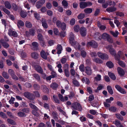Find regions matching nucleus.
I'll use <instances>...</instances> for the list:
<instances>
[{
    "instance_id": "f257e3e1",
    "label": "nucleus",
    "mask_w": 127,
    "mask_h": 127,
    "mask_svg": "<svg viewBox=\"0 0 127 127\" xmlns=\"http://www.w3.org/2000/svg\"><path fill=\"white\" fill-rule=\"evenodd\" d=\"M69 38L70 43L71 45L73 46L76 49H80V47L79 43L74 41V36L72 32L70 33Z\"/></svg>"
},
{
    "instance_id": "f03ea898",
    "label": "nucleus",
    "mask_w": 127,
    "mask_h": 127,
    "mask_svg": "<svg viewBox=\"0 0 127 127\" xmlns=\"http://www.w3.org/2000/svg\"><path fill=\"white\" fill-rule=\"evenodd\" d=\"M100 35L101 34L100 33H97L94 35V36L95 38H98L99 39H101V38L107 39L108 41L110 43H112L113 40L110 37L109 35L107 33H103L101 37L100 36Z\"/></svg>"
},
{
    "instance_id": "7ed1b4c3",
    "label": "nucleus",
    "mask_w": 127,
    "mask_h": 127,
    "mask_svg": "<svg viewBox=\"0 0 127 127\" xmlns=\"http://www.w3.org/2000/svg\"><path fill=\"white\" fill-rule=\"evenodd\" d=\"M71 107L75 110L81 111L82 110L81 106L80 104L77 102H75L72 104Z\"/></svg>"
},
{
    "instance_id": "20e7f679",
    "label": "nucleus",
    "mask_w": 127,
    "mask_h": 127,
    "mask_svg": "<svg viewBox=\"0 0 127 127\" xmlns=\"http://www.w3.org/2000/svg\"><path fill=\"white\" fill-rule=\"evenodd\" d=\"M97 55L98 56L102 59L107 60L109 58L107 54L105 53H102L101 52H98Z\"/></svg>"
},
{
    "instance_id": "39448f33",
    "label": "nucleus",
    "mask_w": 127,
    "mask_h": 127,
    "mask_svg": "<svg viewBox=\"0 0 127 127\" xmlns=\"http://www.w3.org/2000/svg\"><path fill=\"white\" fill-rule=\"evenodd\" d=\"M112 47L111 45H108L106 46V48L109 49V52L110 54L115 57L116 55V51L113 48H112Z\"/></svg>"
},
{
    "instance_id": "423d86ee",
    "label": "nucleus",
    "mask_w": 127,
    "mask_h": 127,
    "mask_svg": "<svg viewBox=\"0 0 127 127\" xmlns=\"http://www.w3.org/2000/svg\"><path fill=\"white\" fill-rule=\"evenodd\" d=\"M120 57L123 60L125 59V58L123 56V53L121 51H119L118 52L117 55L115 56V59L116 60H120Z\"/></svg>"
},
{
    "instance_id": "0eeeda50",
    "label": "nucleus",
    "mask_w": 127,
    "mask_h": 127,
    "mask_svg": "<svg viewBox=\"0 0 127 127\" xmlns=\"http://www.w3.org/2000/svg\"><path fill=\"white\" fill-rule=\"evenodd\" d=\"M88 46H91L94 48H96L98 46L97 43L94 41L88 42L87 44Z\"/></svg>"
},
{
    "instance_id": "6e6552de",
    "label": "nucleus",
    "mask_w": 127,
    "mask_h": 127,
    "mask_svg": "<svg viewBox=\"0 0 127 127\" xmlns=\"http://www.w3.org/2000/svg\"><path fill=\"white\" fill-rule=\"evenodd\" d=\"M49 55L48 52H45L44 51L42 50L40 52V55L41 57L44 59H47V56Z\"/></svg>"
},
{
    "instance_id": "1a4fd4ad",
    "label": "nucleus",
    "mask_w": 127,
    "mask_h": 127,
    "mask_svg": "<svg viewBox=\"0 0 127 127\" xmlns=\"http://www.w3.org/2000/svg\"><path fill=\"white\" fill-rule=\"evenodd\" d=\"M34 68L38 72L42 74L43 70L42 68L39 65H36L34 66Z\"/></svg>"
},
{
    "instance_id": "9d476101",
    "label": "nucleus",
    "mask_w": 127,
    "mask_h": 127,
    "mask_svg": "<svg viewBox=\"0 0 127 127\" xmlns=\"http://www.w3.org/2000/svg\"><path fill=\"white\" fill-rule=\"evenodd\" d=\"M80 33L82 36H85L86 34V29L84 27H82L80 28Z\"/></svg>"
},
{
    "instance_id": "9b49d317",
    "label": "nucleus",
    "mask_w": 127,
    "mask_h": 127,
    "mask_svg": "<svg viewBox=\"0 0 127 127\" xmlns=\"http://www.w3.org/2000/svg\"><path fill=\"white\" fill-rule=\"evenodd\" d=\"M0 42L4 48H6L9 47V44L5 42L3 39H0Z\"/></svg>"
},
{
    "instance_id": "f8f14e48",
    "label": "nucleus",
    "mask_w": 127,
    "mask_h": 127,
    "mask_svg": "<svg viewBox=\"0 0 127 127\" xmlns=\"http://www.w3.org/2000/svg\"><path fill=\"white\" fill-rule=\"evenodd\" d=\"M117 70L118 73L120 76H123L125 74V72L124 70L120 67H118L117 69Z\"/></svg>"
},
{
    "instance_id": "ddd939ff",
    "label": "nucleus",
    "mask_w": 127,
    "mask_h": 127,
    "mask_svg": "<svg viewBox=\"0 0 127 127\" xmlns=\"http://www.w3.org/2000/svg\"><path fill=\"white\" fill-rule=\"evenodd\" d=\"M9 35L10 36H13L14 37H16L18 36V34L16 32L13 31L11 30H9L8 32Z\"/></svg>"
},
{
    "instance_id": "4468645a",
    "label": "nucleus",
    "mask_w": 127,
    "mask_h": 127,
    "mask_svg": "<svg viewBox=\"0 0 127 127\" xmlns=\"http://www.w3.org/2000/svg\"><path fill=\"white\" fill-rule=\"evenodd\" d=\"M92 71L91 68L87 66L85 68V72L88 75H91L92 73Z\"/></svg>"
},
{
    "instance_id": "2eb2a0df",
    "label": "nucleus",
    "mask_w": 127,
    "mask_h": 127,
    "mask_svg": "<svg viewBox=\"0 0 127 127\" xmlns=\"http://www.w3.org/2000/svg\"><path fill=\"white\" fill-rule=\"evenodd\" d=\"M56 50L57 51V53L58 54H60L63 50V48L62 45L60 44L58 45L56 48Z\"/></svg>"
},
{
    "instance_id": "dca6fc26",
    "label": "nucleus",
    "mask_w": 127,
    "mask_h": 127,
    "mask_svg": "<svg viewBox=\"0 0 127 127\" xmlns=\"http://www.w3.org/2000/svg\"><path fill=\"white\" fill-rule=\"evenodd\" d=\"M56 64H57V67L58 68V72L60 73L62 72H63V70L62 68V66L60 62H58L56 63Z\"/></svg>"
},
{
    "instance_id": "f3484780",
    "label": "nucleus",
    "mask_w": 127,
    "mask_h": 127,
    "mask_svg": "<svg viewBox=\"0 0 127 127\" xmlns=\"http://www.w3.org/2000/svg\"><path fill=\"white\" fill-rule=\"evenodd\" d=\"M42 25L45 28H47L48 27L47 24L46 23V20L44 19H42Z\"/></svg>"
},
{
    "instance_id": "a211bd4d",
    "label": "nucleus",
    "mask_w": 127,
    "mask_h": 127,
    "mask_svg": "<svg viewBox=\"0 0 127 127\" xmlns=\"http://www.w3.org/2000/svg\"><path fill=\"white\" fill-rule=\"evenodd\" d=\"M107 89L108 93L112 95L113 94V91L111 86L109 85L107 86Z\"/></svg>"
},
{
    "instance_id": "6ab92c4d",
    "label": "nucleus",
    "mask_w": 127,
    "mask_h": 127,
    "mask_svg": "<svg viewBox=\"0 0 127 127\" xmlns=\"http://www.w3.org/2000/svg\"><path fill=\"white\" fill-rule=\"evenodd\" d=\"M80 6L81 8H84L87 6V2H82L80 3Z\"/></svg>"
},
{
    "instance_id": "aec40b11",
    "label": "nucleus",
    "mask_w": 127,
    "mask_h": 127,
    "mask_svg": "<svg viewBox=\"0 0 127 127\" xmlns=\"http://www.w3.org/2000/svg\"><path fill=\"white\" fill-rule=\"evenodd\" d=\"M94 62L97 63L101 64L103 63L102 61L98 58H95L93 59Z\"/></svg>"
},
{
    "instance_id": "412c9836",
    "label": "nucleus",
    "mask_w": 127,
    "mask_h": 127,
    "mask_svg": "<svg viewBox=\"0 0 127 127\" xmlns=\"http://www.w3.org/2000/svg\"><path fill=\"white\" fill-rule=\"evenodd\" d=\"M4 5L5 7L8 9H10L11 8V5L10 3L8 1L5 2Z\"/></svg>"
},
{
    "instance_id": "4be33fe9",
    "label": "nucleus",
    "mask_w": 127,
    "mask_h": 127,
    "mask_svg": "<svg viewBox=\"0 0 127 127\" xmlns=\"http://www.w3.org/2000/svg\"><path fill=\"white\" fill-rule=\"evenodd\" d=\"M108 74L110 78L113 80H115L116 79V77L115 75L111 72H109Z\"/></svg>"
},
{
    "instance_id": "5701e85b",
    "label": "nucleus",
    "mask_w": 127,
    "mask_h": 127,
    "mask_svg": "<svg viewBox=\"0 0 127 127\" xmlns=\"http://www.w3.org/2000/svg\"><path fill=\"white\" fill-rule=\"evenodd\" d=\"M116 10V8L115 7H109L106 9V11L109 12L115 11Z\"/></svg>"
},
{
    "instance_id": "b1692460",
    "label": "nucleus",
    "mask_w": 127,
    "mask_h": 127,
    "mask_svg": "<svg viewBox=\"0 0 127 127\" xmlns=\"http://www.w3.org/2000/svg\"><path fill=\"white\" fill-rule=\"evenodd\" d=\"M97 25L98 27L101 30H104L106 28V27L105 26L101 25L100 22H98Z\"/></svg>"
},
{
    "instance_id": "393cba45",
    "label": "nucleus",
    "mask_w": 127,
    "mask_h": 127,
    "mask_svg": "<svg viewBox=\"0 0 127 127\" xmlns=\"http://www.w3.org/2000/svg\"><path fill=\"white\" fill-rule=\"evenodd\" d=\"M38 53L36 52H33L31 54V57L35 59H36L38 57Z\"/></svg>"
},
{
    "instance_id": "a878e982",
    "label": "nucleus",
    "mask_w": 127,
    "mask_h": 127,
    "mask_svg": "<svg viewBox=\"0 0 127 127\" xmlns=\"http://www.w3.org/2000/svg\"><path fill=\"white\" fill-rule=\"evenodd\" d=\"M81 80L83 83H85L87 84H89L90 83L89 79L86 77H83Z\"/></svg>"
},
{
    "instance_id": "bb28decb",
    "label": "nucleus",
    "mask_w": 127,
    "mask_h": 127,
    "mask_svg": "<svg viewBox=\"0 0 127 127\" xmlns=\"http://www.w3.org/2000/svg\"><path fill=\"white\" fill-rule=\"evenodd\" d=\"M29 105L30 107L32 109H33L36 111H37L38 110V108L34 105L32 104V103H30Z\"/></svg>"
},
{
    "instance_id": "cd10ccee",
    "label": "nucleus",
    "mask_w": 127,
    "mask_h": 127,
    "mask_svg": "<svg viewBox=\"0 0 127 127\" xmlns=\"http://www.w3.org/2000/svg\"><path fill=\"white\" fill-rule=\"evenodd\" d=\"M53 116V117L54 119L56 121L58 119V115L56 112H53L52 113Z\"/></svg>"
},
{
    "instance_id": "c85d7f7f",
    "label": "nucleus",
    "mask_w": 127,
    "mask_h": 127,
    "mask_svg": "<svg viewBox=\"0 0 127 127\" xmlns=\"http://www.w3.org/2000/svg\"><path fill=\"white\" fill-rule=\"evenodd\" d=\"M106 65L108 67L110 68L113 67L114 66L113 64L111 61H109L107 62Z\"/></svg>"
},
{
    "instance_id": "c756f323",
    "label": "nucleus",
    "mask_w": 127,
    "mask_h": 127,
    "mask_svg": "<svg viewBox=\"0 0 127 127\" xmlns=\"http://www.w3.org/2000/svg\"><path fill=\"white\" fill-rule=\"evenodd\" d=\"M118 61V63L122 67H125L126 66V65L124 63L123 61H120V60H117Z\"/></svg>"
},
{
    "instance_id": "7c9ffc66",
    "label": "nucleus",
    "mask_w": 127,
    "mask_h": 127,
    "mask_svg": "<svg viewBox=\"0 0 127 127\" xmlns=\"http://www.w3.org/2000/svg\"><path fill=\"white\" fill-rule=\"evenodd\" d=\"M24 25V23L21 20H18L17 22V26L18 27H20L21 26L23 27Z\"/></svg>"
},
{
    "instance_id": "2f4dec72",
    "label": "nucleus",
    "mask_w": 127,
    "mask_h": 127,
    "mask_svg": "<svg viewBox=\"0 0 127 127\" xmlns=\"http://www.w3.org/2000/svg\"><path fill=\"white\" fill-rule=\"evenodd\" d=\"M92 9L90 8H87L84 10V12L87 13H90L92 11Z\"/></svg>"
},
{
    "instance_id": "473e14b6",
    "label": "nucleus",
    "mask_w": 127,
    "mask_h": 127,
    "mask_svg": "<svg viewBox=\"0 0 127 127\" xmlns=\"http://www.w3.org/2000/svg\"><path fill=\"white\" fill-rule=\"evenodd\" d=\"M7 121L8 123L12 125H14L16 124V123L15 121L13 120L10 119H8L7 120Z\"/></svg>"
},
{
    "instance_id": "72a5a7b5",
    "label": "nucleus",
    "mask_w": 127,
    "mask_h": 127,
    "mask_svg": "<svg viewBox=\"0 0 127 127\" xmlns=\"http://www.w3.org/2000/svg\"><path fill=\"white\" fill-rule=\"evenodd\" d=\"M42 90L43 92L45 93H48L49 92V90L48 88L45 85L42 86Z\"/></svg>"
},
{
    "instance_id": "f704fd0d",
    "label": "nucleus",
    "mask_w": 127,
    "mask_h": 127,
    "mask_svg": "<svg viewBox=\"0 0 127 127\" xmlns=\"http://www.w3.org/2000/svg\"><path fill=\"white\" fill-rule=\"evenodd\" d=\"M72 83L74 85L76 86H79L80 85V84L75 79L73 80Z\"/></svg>"
},
{
    "instance_id": "c9c22d12",
    "label": "nucleus",
    "mask_w": 127,
    "mask_h": 127,
    "mask_svg": "<svg viewBox=\"0 0 127 127\" xmlns=\"http://www.w3.org/2000/svg\"><path fill=\"white\" fill-rule=\"evenodd\" d=\"M2 10L8 15H9L10 13V11L4 7H3Z\"/></svg>"
},
{
    "instance_id": "e433bc0d",
    "label": "nucleus",
    "mask_w": 127,
    "mask_h": 127,
    "mask_svg": "<svg viewBox=\"0 0 127 127\" xmlns=\"http://www.w3.org/2000/svg\"><path fill=\"white\" fill-rule=\"evenodd\" d=\"M110 32L115 37H117L119 34V32L118 31H116L115 32H114L112 31H110Z\"/></svg>"
},
{
    "instance_id": "4c0bfd02",
    "label": "nucleus",
    "mask_w": 127,
    "mask_h": 127,
    "mask_svg": "<svg viewBox=\"0 0 127 127\" xmlns=\"http://www.w3.org/2000/svg\"><path fill=\"white\" fill-rule=\"evenodd\" d=\"M25 24L26 26L29 28H31L32 26V25L31 23L28 21L26 22Z\"/></svg>"
},
{
    "instance_id": "58836bf2",
    "label": "nucleus",
    "mask_w": 127,
    "mask_h": 127,
    "mask_svg": "<svg viewBox=\"0 0 127 127\" xmlns=\"http://www.w3.org/2000/svg\"><path fill=\"white\" fill-rule=\"evenodd\" d=\"M113 123L115 124L117 127H119L121 124L120 121L118 120H116L113 122Z\"/></svg>"
},
{
    "instance_id": "ea45409f",
    "label": "nucleus",
    "mask_w": 127,
    "mask_h": 127,
    "mask_svg": "<svg viewBox=\"0 0 127 127\" xmlns=\"http://www.w3.org/2000/svg\"><path fill=\"white\" fill-rule=\"evenodd\" d=\"M74 29L75 32H78L80 29L79 26L77 25H75L74 27Z\"/></svg>"
},
{
    "instance_id": "a19ab883",
    "label": "nucleus",
    "mask_w": 127,
    "mask_h": 127,
    "mask_svg": "<svg viewBox=\"0 0 127 127\" xmlns=\"http://www.w3.org/2000/svg\"><path fill=\"white\" fill-rule=\"evenodd\" d=\"M101 80V76L99 74H97L95 78V80L96 81H98Z\"/></svg>"
},
{
    "instance_id": "79ce46f5",
    "label": "nucleus",
    "mask_w": 127,
    "mask_h": 127,
    "mask_svg": "<svg viewBox=\"0 0 127 127\" xmlns=\"http://www.w3.org/2000/svg\"><path fill=\"white\" fill-rule=\"evenodd\" d=\"M2 75L3 77L5 78L8 79L9 77V75L5 71L3 72Z\"/></svg>"
},
{
    "instance_id": "37998d69",
    "label": "nucleus",
    "mask_w": 127,
    "mask_h": 127,
    "mask_svg": "<svg viewBox=\"0 0 127 127\" xmlns=\"http://www.w3.org/2000/svg\"><path fill=\"white\" fill-rule=\"evenodd\" d=\"M109 110L110 111L113 112H115L116 111L117 108L115 106H112L109 108Z\"/></svg>"
},
{
    "instance_id": "c03bdc74",
    "label": "nucleus",
    "mask_w": 127,
    "mask_h": 127,
    "mask_svg": "<svg viewBox=\"0 0 127 127\" xmlns=\"http://www.w3.org/2000/svg\"><path fill=\"white\" fill-rule=\"evenodd\" d=\"M32 75L34 77L36 80L38 81H39L40 79V76L38 75L37 74H32Z\"/></svg>"
},
{
    "instance_id": "a18cd8bd",
    "label": "nucleus",
    "mask_w": 127,
    "mask_h": 127,
    "mask_svg": "<svg viewBox=\"0 0 127 127\" xmlns=\"http://www.w3.org/2000/svg\"><path fill=\"white\" fill-rule=\"evenodd\" d=\"M18 115L20 117H23L25 116L26 115L23 112H19L18 113Z\"/></svg>"
},
{
    "instance_id": "49530a36",
    "label": "nucleus",
    "mask_w": 127,
    "mask_h": 127,
    "mask_svg": "<svg viewBox=\"0 0 127 127\" xmlns=\"http://www.w3.org/2000/svg\"><path fill=\"white\" fill-rule=\"evenodd\" d=\"M64 73L66 77H68L70 75V73L68 69H64Z\"/></svg>"
},
{
    "instance_id": "de8ad7c7",
    "label": "nucleus",
    "mask_w": 127,
    "mask_h": 127,
    "mask_svg": "<svg viewBox=\"0 0 127 127\" xmlns=\"http://www.w3.org/2000/svg\"><path fill=\"white\" fill-rule=\"evenodd\" d=\"M60 27L63 30H64L66 28V26L65 23L63 22L61 23Z\"/></svg>"
},
{
    "instance_id": "09e8293b",
    "label": "nucleus",
    "mask_w": 127,
    "mask_h": 127,
    "mask_svg": "<svg viewBox=\"0 0 127 127\" xmlns=\"http://www.w3.org/2000/svg\"><path fill=\"white\" fill-rule=\"evenodd\" d=\"M50 87L52 88L55 89L58 87V85L55 83H53L50 85Z\"/></svg>"
},
{
    "instance_id": "8fccbe9b",
    "label": "nucleus",
    "mask_w": 127,
    "mask_h": 127,
    "mask_svg": "<svg viewBox=\"0 0 127 127\" xmlns=\"http://www.w3.org/2000/svg\"><path fill=\"white\" fill-rule=\"evenodd\" d=\"M70 71L71 74L73 76H74L77 73L75 70L72 68L70 69Z\"/></svg>"
},
{
    "instance_id": "3c124183",
    "label": "nucleus",
    "mask_w": 127,
    "mask_h": 127,
    "mask_svg": "<svg viewBox=\"0 0 127 127\" xmlns=\"http://www.w3.org/2000/svg\"><path fill=\"white\" fill-rule=\"evenodd\" d=\"M85 16V14H84L81 13L79 14L77 17L79 19H83Z\"/></svg>"
},
{
    "instance_id": "603ef678",
    "label": "nucleus",
    "mask_w": 127,
    "mask_h": 127,
    "mask_svg": "<svg viewBox=\"0 0 127 127\" xmlns=\"http://www.w3.org/2000/svg\"><path fill=\"white\" fill-rule=\"evenodd\" d=\"M116 117L118 119L121 121H122L123 120V117L121 116L119 114H116Z\"/></svg>"
},
{
    "instance_id": "864d4df0",
    "label": "nucleus",
    "mask_w": 127,
    "mask_h": 127,
    "mask_svg": "<svg viewBox=\"0 0 127 127\" xmlns=\"http://www.w3.org/2000/svg\"><path fill=\"white\" fill-rule=\"evenodd\" d=\"M34 16L37 20H39L40 18V15L36 12H35L34 14Z\"/></svg>"
},
{
    "instance_id": "5fc2aeb1",
    "label": "nucleus",
    "mask_w": 127,
    "mask_h": 127,
    "mask_svg": "<svg viewBox=\"0 0 127 127\" xmlns=\"http://www.w3.org/2000/svg\"><path fill=\"white\" fill-rule=\"evenodd\" d=\"M35 98V97L34 95L30 93L29 94V99L32 100L34 99Z\"/></svg>"
},
{
    "instance_id": "6e6d98bb",
    "label": "nucleus",
    "mask_w": 127,
    "mask_h": 127,
    "mask_svg": "<svg viewBox=\"0 0 127 127\" xmlns=\"http://www.w3.org/2000/svg\"><path fill=\"white\" fill-rule=\"evenodd\" d=\"M62 3L64 7L66 8L68 6V3L66 1L64 0H63L62 2Z\"/></svg>"
},
{
    "instance_id": "4d7b16f0",
    "label": "nucleus",
    "mask_w": 127,
    "mask_h": 127,
    "mask_svg": "<svg viewBox=\"0 0 127 127\" xmlns=\"http://www.w3.org/2000/svg\"><path fill=\"white\" fill-rule=\"evenodd\" d=\"M0 116L2 118H7V117L6 114L2 112H0Z\"/></svg>"
},
{
    "instance_id": "13d9d810",
    "label": "nucleus",
    "mask_w": 127,
    "mask_h": 127,
    "mask_svg": "<svg viewBox=\"0 0 127 127\" xmlns=\"http://www.w3.org/2000/svg\"><path fill=\"white\" fill-rule=\"evenodd\" d=\"M51 72V75L52 78H54L57 76V74L55 72L54 70L52 71Z\"/></svg>"
},
{
    "instance_id": "bf43d9fd",
    "label": "nucleus",
    "mask_w": 127,
    "mask_h": 127,
    "mask_svg": "<svg viewBox=\"0 0 127 127\" xmlns=\"http://www.w3.org/2000/svg\"><path fill=\"white\" fill-rule=\"evenodd\" d=\"M53 98L55 102L57 103H60V101L56 96L55 95H53Z\"/></svg>"
},
{
    "instance_id": "052dcab7",
    "label": "nucleus",
    "mask_w": 127,
    "mask_h": 127,
    "mask_svg": "<svg viewBox=\"0 0 127 127\" xmlns=\"http://www.w3.org/2000/svg\"><path fill=\"white\" fill-rule=\"evenodd\" d=\"M58 96L59 99L62 102L64 101V98L62 95L60 94H58Z\"/></svg>"
},
{
    "instance_id": "680f3d73",
    "label": "nucleus",
    "mask_w": 127,
    "mask_h": 127,
    "mask_svg": "<svg viewBox=\"0 0 127 127\" xmlns=\"http://www.w3.org/2000/svg\"><path fill=\"white\" fill-rule=\"evenodd\" d=\"M20 14L21 17L23 18L26 17L27 15L26 13L23 11L21 12Z\"/></svg>"
},
{
    "instance_id": "e2e57ef3",
    "label": "nucleus",
    "mask_w": 127,
    "mask_h": 127,
    "mask_svg": "<svg viewBox=\"0 0 127 127\" xmlns=\"http://www.w3.org/2000/svg\"><path fill=\"white\" fill-rule=\"evenodd\" d=\"M12 8L15 11H16L18 9V7L17 5L13 3L12 5Z\"/></svg>"
},
{
    "instance_id": "0e129e2a",
    "label": "nucleus",
    "mask_w": 127,
    "mask_h": 127,
    "mask_svg": "<svg viewBox=\"0 0 127 127\" xmlns=\"http://www.w3.org/2000/svg\"><path fill=\"white\" fill-rule=\"evenodd\" d=\"M54 32L56 35H59L60 34L58 29L56 28L54 29Z\"/></svg>"
},
{
    "instance_id": "69168bd1",
    "label": "nucleus",
    "mask_w": 127,
    "mask_h": 127,
    "mask_svg": "<svg viewBox=\"0 0 127 127\" xmlns=\"http://www.w3.org/2000/svg\"><path fill=\"white\" fill-rule=\"evenodd\" d=\"M89 112L91 114L93 115H95L96 114H97V112L96 111L94 110L91 109L90 110Z\"/></svg>"
},
{
    "instance_id": "338daca9",
    "label": "nucleus",
    "mask_w": 127,
    "mask_h": 127,
    "mask_svg": "<svg viewBox=\"0 0 127 127\" xmlns=\"http://www.w3.org/2000/svg\"><path fill=\"white\" fill-rule=\"evenodd\" d=\"M42 5V4H41L38 1L36 3V6L37 8L38 9L40 8Z\"/></svg>"
},
{
    "instance_id": "774afa93",
    "label": "nucleus",
    "mask_w": 127,
    "mask_h": 127,
    "mask_svg": "<svg viewBox=\"0 0 127 127\" xmlns=\"http://www.w3.org/2000/svg\"><path fill=\"white\" fill-rule=\"evenodd\" d=\"M24 5L25 8L27 9H30V7L29 6V4L28 3L25 2L24 3Z\"/></svg>"
}]
</instances>
